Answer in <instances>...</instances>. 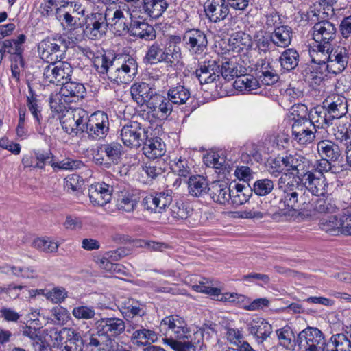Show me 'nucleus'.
I'll list each match as a JSON object with an SVG mask.
<instances>
[{
	"mask_svg": "<svg viewBox=\"0 0 351 351\" xmlns=\"http://www.w3.org/2000/svg\"><path fill=\"white\" fill-rule=\"evenodd\" d=\"M131 341L138 346H145L149 341L154 342L156 339L154 331L143 328L142 324L138 328L134 329L130 333Z\"/></svg>",
	"mask_w": 351,
	"mask_h": 351,
	"instance_id": "44",
	"label": "nucleus"
},
{
	"mask_svg": "<svg viewBox=\"0 0 351 351\" xmlns=\"http://www.w3.org/2000/svg\"><path fill=\"white\" fill-rule=\"evenodd\" d=\"M45 295L47 300L57 304L62 302L66 298L67 293L62 287H55L47 291Z\"/></svg>",
	"mask_w": 351,
	"mask_h": 351,
	"instance_id": "62",
	"label": "nucleus"
},
{
	"mask_svg": "<svg viewBox=\"0 0 351 351\" xmlns=\"http://www.w3.org/2000/svg\"><path fill=\"white\" fill-rule=\"evenodd\" d=\"M143 11L138 10V14L143 15L145 19L147 16L158 19L162 15L169 5L166 0H143Z\"/></svg>",
	"mask_w": 351,
	"mask_h": 351,
	"instance_id": "34",
	"label": "nucleus"
},
{
	"mask_svg": "<svg viewBox=\"0 0 351 351\" xmlns=\"http://www.w3.org/2000/svg\"><path fill=\"white\" fill-rule=\"evenodd\" d=\"M298 345L304 351L324 350L326 340L321 330L317 328L308 327L298 336Z\"/></svg>",
	"mask_w": 351,
	"mask_h": 351,
	"instance_id": "11",
	"label": "nucleus"
},
{
	"mask_svg": "<svg viewBox=\"0 0 351 351\" xmlns=\"http://www.w3.org/2000/svg\"><path fill=\"white\" fill-rule=\"evenodd\" d=\"M293 36L292 29L287 25H281L274 29L271 33V41L278 47H287L291 42Z\"/></svg>",
	"mask_w": 351,
	"mask_h": 351,
	"instance_id": "41",
	"label": "nucleus"
},
{
	"mask_svg": "<svg viewBox=\"0 0 351 351\" xmlns=\"http://www.w3.org/2000/svg\"><path fill=\"white\" fill-rule=\"evenodd\" d=\"M145 20L135 19L132 23L131 34L146 40H152L156 38V31L152 25L145 22Z\"/></svg>",
	"mask_w": 351,
	"mask_h": 351,
	"instance_id": "38",
	"label": "nucleus"
},
{
	"mask_svg": "<svg viewBox=\"0 0 351 351\" xmlns=\"http://www.w3.org/2000/svg\"><path fill=\"white\" fill-rule=\"evenodd\" d=\"M281 66L287 71L294 69L298 64L299 54L293 49L285 50L279 58Z\"/></svg>",
	"mask_w": 351,
	"mask_h": 351,
	"instance_id": "50",
	"label": "nucleus"
},
{
	"mask_svg": "<svg viewBox=\"0 0 351 351\" xmlns=\"http://www.w3.org/2000/svg\"><path fill=\"white\" fill-rule=\"evenodd\" d=\"M145 59L152 64L165 62L171 66L180 62L181 51L176 45H169L165 47L162 44L155 42L148 47Z\"/></svg>",
	"mask_w": 351,
	"mask_h": 351,
	"instance_id": "3",
	"label": "nucleus"
},
{
	"mask_svg": "<svg viewBox=\"0 0 351 351\" xmlns=\"http://www.w3.org/2000/svg\"><path fill=\"white\" fill-rule=\"evenodd\" d=\"M173 191L166 189L145 196L142 200L143 208L150 213H162L172 202Z\"/></svg>",
	"mask_w": 351,
	"mask_h": 351,
	"instance_id": "12",
	"label": "nucleus"
},
{
	"mask_svg": "<svg viewBox=\"0 0 351 351\" xmlns=\"http://www.w3.org/2000/svg\"><path fill=\"white\" fill-rule=\"evenodd\" d=\"M313 128H326L332 124V117H329L328 110L323 106H317L311 110L309 119Z\"/></svg>",
	"mask_w": 351,
	"mask_h": 351,
	"instance_id": "37",
	"label": "nucleus"
},
{
	"mask_svg": "<svg viewBox=\"0 0 351 351\" xmlns=\"http://www.w3.org/2000/svg\"><path fill=\"white\" fill-rule=\"evenodd\" d=\"M329 117L338 119L348 112L347 99L339 95H332L325 101Z\"/></svg>",
	"mask_w": 351,
	"mask_h": 351,
	"instance_id": "29",
	"label": "nucleus"
},
{
	"mask_svg": "<svg viewBox=\"0 0 351 351\" xmlns=\"http://www.w3.org/2000/svg\"><path fill=\"white\" fill-rule=\"evenodd\" d=\"M300 181L313 197L324 195L326 192L328 183L326 178L320 173L316 175L309 170Z\"/></svg>",
	"mask_w": 351,
	"mask_h": 351,
	"instance_id": "22",
	"label": "nucleus"
},
{
	"mask_svg": "<svg viewBox=\"0 0 351 351\" xmlns=\"http://www.w3.org/2000/svg\"><path fill=\"white\" fill-rule=\"evenodd\" d=\"M1 48L3 49L4 53L7 52L10 54H15L17 56L19 59V64L21 67L24 66V62L21 56L22 53V47L15 45L12 40H5L1 44H0Z\"/></svg>",
	"mask_w": 351,
	"mask_h": 351,
	"instance_id": "58",
	"label": "nucleus"
},
{
	"mask_svg": "<svg viewBox=\"0 0 351 351\" xmlns=\"http://www.w3.org/2000/svg\"><path fill=\"white\" fill-rule=\"evenodd\" d=\"M50 337L53 345L62 348V351H82L83 340L74 329L64 328L60 331L52 330Z\"/></svg>",
	"mask_w": 351,
	"mask_h": 351,
	"instance_id": "10",
	"label": "nucleus"
},
{
	"mask_svg": "<svg viewBox=\"0 0 351 351\" xmlns=\"http://www.w3.org/2000/svg\"><path fill=\"white\" fill-rule=\"evenodd\" d=\"M109 13L93 12L87 15L85 19L84 34L91 39L101 38L107 30L108 26L107 16Z\"/></svg>",
	"mask_w": 351,
	"mask_h": 351,
	"instance_id": "13",
	"label": "nucleus"
},
{
	"mask_svg": "<svg viewBox=\"0 0 351 351\" xmlns=\"http://www.w3.org/2000/svg\"><path fill=\"white\" fill-rule=\"evenodd\" d=\"M208 191L215 202L223 205L230 202V189L227 184L220 182H213L208 189Z\"/></svg>",
	"mask_w": 351,
	"mask_h": 351,
	"instance_id": "40",
	"label": "nucleus"
},
{
	"mask_svg": "<svg viewBox=\"0 0 351 351\" xmlns=\"http://www.w3.org/2000/svg\"><path fill=\"white\" fill-rule=\"evenodd\" d=\"M130 93L132 99L138 104H148L149 101L157 93L155 89L149 84L138 82L134 84L130 88Z\"/></svg>",
	"mask_w": 351,
	"mask_h": 351,
	"instance_id": "30",
	"label": "nucleus"
},
{
	"mask_svg": "<svg viewBox=\"0 0 351 351\" xmlns=\"http://www.w3.org/2000/svg\"><path fill=\"white\" fill-rule=\"evenodd\" d=\"M282 165L285 171L295 175L300 180L309 171V161L304 156L298 154H288L282 157Z\"/></svg>",
	"mask_w": 351,
	"mask_h": 351,
	"instance_id": "18",
	"label": "nucleus"
},
{
	"mask_svg": "<svg viewBox=\"0 0 351 351\" xmlns=\"http://www.w3.org/2000/svg\"><path fill=\"white\" fill-rule=\"evenodd\" d=\"M137 9H117L113 12L112 17L108 19V25H110L114 34L119 36L124 34L131 30L132 23L135 19H144L143 15L138 14Z\"/></svg>",
	"mask_w": 351,
	"mask_h": 351,
	"instance_id": "7",
	"label": "nucleus"
},
{
	"mask_svg": "<svg viewBox=\"0 0 351 351\" xmlns=\"http://www.w3.org/2000/svg\"><path fill=\"white\" fill-rule=\"evenodd\" d=\"M343 214L339 217L331 215L319 220V228L331 235L345 234Z\"/></svg>",
	"mask_w": 351,
	"mask_h": 351,
	"instance_id": "32",
	"label": "nucleus"
},
{
	"mask_svg": "<svg viewBox=\"0 0 351 351\" xmlns=\"http://www.w3.org/2000/svg\"><path fill=\"white\" fill-rule=\"evenodd\" d=\"M192 212V210L183 203L176 202L171 208V216L176 219H185Z\"/></svg>",
	"mask_w": 351,
	"mask_h": 351,
	"instance_id": "61",
	"label": "nucleus"
},
{
	"mask_svg": "<svg viewBox=\"0 0 351 351\" xmlns=\"http://www.w3.org/2000/svg\"><path fill=\"white\" fill-rule=\"evenodd\" d=\"M183 42L192 54L201 55L207 49L208 40L206 34L198 29L186 30L182 38Z\"/></svg>",
	"mask_w": 351,
	"mask_h": 351,
	"instance_id": "17",
	"label": "nucleus"
},
{
	"mask_svg": "<svg viewBox=\"0 0 351 351\" xmlns=\"http://www.w3.org/2000/svg\"><path fill=\"white\" fill-rule=\"evenodd\" d=\"M114 59L111 60L106 55L96 56L93 61L96 70L101 74L106 73L109 79L110 69L114 66Z\"/></svg>",
	"mask_w": 351,
	"mask_h": 351,
	"instance_id": "55",
	"label": "nucleus"
},
{
	"mask_svg": "<svg viewBox=\"0 0 351 351\" xmlns=\"http://www.w3.org/2000/svg\"><path fill=\"white\" fill-rule=\"evenodd\" d=\"M336 208L335 205L330 200L319 198L318 196L313 197L312 208H311V216L315 211L322 213H333Z\"/></svg>",
	"mask_w": 351,
	"mask_h": 351,
	"instance_id": "52",
	"label": "nucleus"
},
{
	"mask_svg": "<svg viewBox=\"0 0 351 351\" xmlns=\"http://www.w3.org/2000/svg\"><path fill=\"white\" fill-rule=\"evenodd\" d=\"M109 130L108 115L101 111H97L88 116L85 130L89 136L95 138H103Z\"/></svg>",
	"mask_w": 351,
	"mask_h": 351,
	"instance_id": "15",
	"label": "nucleus"
},
{
	"mask_svg": "<svg viewBox=\"0 0 351 351\" xmlns=\"http://www.w3.org/2000/svg\"><path fill=\"white\" fill-rule=\"evenodd\" d=\"M332 47L325 46V45L317 44L312 47L309 50V54L313 63L324 66L326 69V65L328 64L329 53Z\"/></svg>",
	"mask_w": 351,
	"mask_h": 351,
	"instance_id": "42",
	"label": "nucleus"
},
{
	"mask_svg": "<svg viewBox=\"0 0 351 351\" xmlns=\"http://www.w3.org/2000/svg\"><path fill=\"white\" fill-rule=\"evenodd\" d=\"M120 311L127 321L128 333L141 326L139 319L143 322V317L146 314L144 304L132 298L124 299L120 304Z\"/></svg>",
	"mask_w": 351,
	"mask_h": 351,
	"instance_id": "8",
	"label": "nucleus"
},
{
	"mask_svg": "<svg viewBox=\"0 0 351 351\" xmlns=\"http://www.w3.org/2000/svg\"><path fill=\"white\" fill-rule=\"evenodd\" d=\"M301 184L296 178H291L288 173H283L278 179V186L280 195L279 207L282 209L291 210L296 204L295 198Z\"/></svg>",
	"mask_w": 351,
	"mask_h": 351,
	"instance_id": "5",
	"label": "nucleus"
},
{
	"mask_svg": "<svg viewBox=\"0 0 351 351\" xmlns=\"http://www.w3.org/2000/svg\"><path fill=\"white\" fill-rule=\"evenodd\" d=\"M168 97L171 104H184L190 97V92L188 88L182 85H177L171 88L167 93Z\"/></svg>",
	"mask_w": 351,
	"mask_h": 351,
	"instance_id": "45",
	"label": "nucleus"
},
{
	"mask_svg": "<svg viewBox=\"0 0 351 351\" xmlns=\"http://www.w3.org/2000/svg\"><path fill=\"white\" fill-rule=\"evenodd\" d=\"M36 159L37 162L34 165V168L43 169L46 165H50L53 162V155L50 152H36Z\"/></svg>",
	"mask_w": 351,
	"mask_h": 351,
	"instance_id": "63",
	"label": "nucleus"
},
{
	"mask_svg": "<svg viewBox=\"0 0 351 351\" xmlns=\"http://www.w3.org/2000/svg\"><path fill=\"white\" fill-rule=\"evenodd\" d=\"M148 113L158 119H166L172 112L173 106L167 97L160 94L154 95L147 105Z\"/></svg>",
	"mask_w": 351,
	"mask_h": 351,
	"instance_id": "20",
	"label": "nucleus"
},
{
	"mask_svg": "<svg viewBox=\"0 0 351 351\" xmlns=\"http://www.w3.org/2000/svg\"><path fill=\"white\" fill-rule=\"evenodd\" d=\"M66 41L62 37L47 38L38 43V51L40 58L48 62H56L65 57Z\"/></svg>",
	"mask_w": 351,
	"mask_h": 351,
	"instance_id": "6",
	"label": "nucleus"
},
{
	"mask_svg": "<svg viewBox=\"0 0 351 351\" xmlns=\"http://www.w3.org/2000/svg\"><path fill=\"white\" fill-rule=\"evenodd\" d=\"M328 64L326 70L328 73L338 74L342 72L346 67L348 62V51L345 47L337 46L332 47L329 53Z\"/></svg>",
	"mask_w": 351,
	"mask_h": 351,
	"instance_id": "19",
	"label": "nucleus"
},
{
	"mask_svg": "<svg viewBox=\"0 0 351 351\" xmlns=\"http://www.w3.org/2000/svg\"><path fill=\"white\" fill-rule=\"evenodd\" d=\"M258 85V80L250 75H241L234 82L235 89L247 93L256 90Z\"/></svg>",
	"mask_w": 351,
	"mask_h": 351,
	"instance_id": "47",
	"label": "nucleus"
},
{
	"mask_svg": "<svg viewBox=\"0 0 351 351\" xmlns=\"http://www.w3.org/2000/svg\"><path fill=\"white\" fill-rule=\"evenodd\" d=\"M64 97L62 95L61 92L51 94L49 98L50 108L52 111L57 113H62V114L68 110L66 105L71 103L66 101Z\"/></svg>",
	"mask_w": 351,
	"mask_h": 351,
	"instance_id": "54",
	"label": "nucleus"
},
{
	"mask_svg": "<svg viewBox=\"0 0 351 351\" xmlns=\"http://www.w3.org/2000/svg\"><path fill=\"white\" fill-rule=\"evenodd\" d=\"M220 64L216 60H209L200 64L195 75L201 84L213 82L219 77Z\"/></svg>",
	"mask_w": 351,
	"mask_h": 351,
	"instance_id": "27",
	"label": "nucleus"
},
{
	"mask_svg": "<svg viewBox=\"0 0 351 351\" xmlns=\"http://www.w3.org/2000/svg\"><path fill=\"white\" fill-rule=\"evenodd\" d=\"M219 73L228 81L232 80L234 77L237 78L241 75L240 71L237 69L234 64L228 61H226L220 65Z\"/></svg>",
	"mask_w": 351,
	"mask_h": 351,
	"instance_id": "57",
	"label": "nucleus"
},
{
	"mask_svg": "<svg viewBox=\"0 0 351 351\" xmlns=\"http://www.w3.org/2000/svg\"><path fill=\"white\" fill-rule=\"evenodd\" d=\"M311 126V121L304 117L297 119L293 123V135L300 145H307L315 138V132L309 128Z\"/></svg>",
	"mask_w": 351,
	"mask_h": 351,
	"instance_id": "25",
	"label": "nucleus"
},
{
	"mask_svg": "<svg viewBox=\"0 0 351 351\" xmlns=\"http://www.w3.org/2000/svg\"><path fill=\"white\" fill-rule=\"evenodd\" d=\"M189 192L195 197L202 196L207 193L208 183L199 176L191 177L188 182Z\"/></svg>",
	"mask_w": 351,
	"mask_h": 351,
	"instance_id": "49",
	"label": "nucleus"
},
{
	"mask_svg": "<svg viewBox=\"0 0 351 351\" xmlns=\"http://www.w3.org/2000/svg\"><path fill=\"white\" fill-rule=\"evenodd\" d=\"M160 331L165 337L162 339L165 344L169 340L188 339L190 330L184 319L178 315H171L163 318L160 324Z\"/></svg>",
	"mask_w": 351,
	"mask_h": 351,
	"instance_id": "2",
	"label": "nucleus"
},
{
	"mask_svg": "<svg viewBox=\"0 0 351 351\" xmlns=\"http://www.w3.org/2000/svg\"><path fill=\"white\" fill-rule=\"evenodd\" d=\"M274 182L271 180L264 178L256 180L253 185L255 194L259 196H265L270 193L274 189Z\"/></svg>",
	"mask_w": 351,
	"mask_h": 351,
	"instance_id": "56",
	"label": "nucleus"
},
{
	"mask_svg": "<svg viewBox=\"0 0 351 351\" xmlns=\"http://www.w3.org/2000/svg\"><path fill=\"white\" fill-rule=\"evenodd\" d=\"M97 325L101 328L103 332H106L111 337H117L127 330L125 322L117 317L101 318L97 322Z\"/></svg>",
	"mask_w": 351,
	"mask_h": 351,
	"instance_id": "35",
	"label": "nucleus"
},
{
	"mask_svg": "<svg viewBox=\"0 0 351 351\" xmlns=\"http://www.w3.org/2000/svg\"><path fill=\"white\" fill-rule=\"evenodd\" d=\"M295 198L296 204L293 206L292 210L298 212V215L304 217L311 216V208H312L313 195L311 194L305 186L301 184L299 191Z\"/></svg>",
	"mask_w": 351,
	"mask_h": 351,
	"instance_id": "28",
	"label": "nucleus"
},
{
	"mask_svg": "<svg viewBox=\"0 0 351 351\" xmlns=\"http://www.w3.org/2000/svg\"><path fill=\"white\" fill-rule=\"evenodd\" d=\"M143 147V154L149 159H155L162 156L165 153V145L158 138H145Z\"/></svg>",
	"mask_w": 351,
	"mask_h": 351,
	"instance_id": "39",
	"label": "nucleus"
},
{
	"mask_svg": "<svg viewBox=\"0 0 351 351\" xmlns=\"http://www.w3.org/2000/svg\"><path fill=\"white\" fill-rule=\"evenodd\" d=\"M97 333L93 334L88 337L87 343L99 351H118L119 344L117 342L112 339L109 334L103 332L99 325H97Z\"/></svg>",
	"mask_w": 351,
	"mask_h": 351,
	"instance_id": "24",
	"label": "nucleus"
},
{
	"mask_svg": "<svg viewBox=\"0 0 351 351\" xmlns=\"http://www.w3.org/2000/svg\"><path fill=\"white\" fill-rule=\"evenodd\" d=\"M32 246L45 253H55L58 249L59 244L49 238H38L33 241Z\"/></svg>",
	"mask_w": 351,
	"mask_h": 351,
	"instance_id": "53",
	"label": "nucleus"
},
{
	"mask_svg": "<svg viewBox=\"0 0 351 351\" xmlns=\"http://www.w3.org/2000/svg\"><path fill=\"white\" fill-rule=\"evenodd\" d=\"M317 149L322 158H327L337 162L341 156V150L339 145L330 140H322L317 143Z\"/></svg>",
	"mask_w": 351,
	"mask_h": 351,
	"instance_id": "36",
	"label": "nucleus"
},
{
	"mask_svg": "<svg viewBox=\"0 0 351 351\" xmlns=\"http://www.w3.org/2000/svg\"><path fill=\"white\" fill-rule=\"evenodd\" d=\"M245 186L240 184L234 185V189H230V202L234 205H241L247 200V197L243 191Z\"/></svg>",
	"mask_w": 351,
	"mask_h": 351,
	"instance_id": "60",
	"label": "nucleus"
},
{
	"mask_svg": "<svg viewBox=\"0 0 351 351\" xmlns=\"http://www.w3.org/2000/svg\"><path fill=\"white\" fill-rule=\"evenodd\" d=\"M347 332L338 333L331 337L330 341L333 348L329 351H351V341Z\"/></svg>",
	"mask_w": 351,
	"mask_h": 351,
	"instance_id": "51",
	"label": "nucleus"
},
{
	"mask_svg": "<svg viewBox=\"0 0 351 351\" xmlns=\"http://www.w3.org/2000/svg\"><path fill=\"white\" fill-rule=\"evenodd\" d=\"M139 197L137 195L128 191L121 192L118 197L117 206L119 210L132 212L137 206Z\"/></svg>",
	"mask_w": 351,
	"mask_h": 351,
	"instance_id": "43",
	"label": "nucleus"
},
{
	"mask_svg": "<svg viewBox=\"0 0 351 351\" xmlns=\"http://www.w3.org/2000/svg\"><path fill=\"white\" fill-rule=\"evenodd\" d=\"M138 64L134 58L125 55L114 58V66L110 69V80L117 83H128L137 74Z\"/></svg>",
	"mask_w": 351,
	"mask_h": 351,
	"instance_id": "4",
	"label": "nucleus"
},
{
	"mask_svg": "<svg viewBox=\"0 0 351 351\" xmlns=\"http://www.w3.org/2000/svg\"><path fill=\"white\" fill-rule=\"evenodd\" d=\"M88 113L81 108H69L62 115L60 122L62 129L69 134L77 135L85 130Z\"/></svg>",
	"mask_w": 351,
	"mask_h": 351,
	"instance_id": "9",
	"label": "nucleus"
},
{
	"mask_svg": "<svg viewBox=\"0 0 351 351\" xmlns=\"http://www.w3.org/2000/svg\"><path fill=\"white\" fill-rule=\"evenodd\" d=\"M72 314L77 319H88L93 318L95 313L91 307L81 306L74 308Z\"/></svg>",
	"mask_w": 351,
	"mask_h": 351,
	"instance_id": "64",
	"label": "nucleus"
},
{
	"mask_svg": "<svg viewBox=\"0 0 351 351\" xmlns=\"http://www.w3.org/2000/svg\"><path fill=\"white\" fill-rule=\"evenodd\" d=\"M229 45L233 51L240 52L250 46V36L249 34L243 32H235L230 36L229 39Z\"/></svg>",
	"mask_w": 351,
	"mask_h": 351,
	"instance_id": "48",
	"label": "nucleus"
},
{
	"mask_svg": "<svg viewBox=\"0 0 351 351\" xmlns=\"http://www.w3.org/2000/svg\"><path fill=\"white\" fill-rule=\"evenodd\" d=\"M112 193V186L105 182L93 184L88 188L89 199L94 206H104L109 203Z\"/></svg>",
	"mask_w": 351,
	"mask_h": 351,
	"instance_id": "21",
	"label": "nucleus"
},
{
	"mask_svg": "<svg viewBox=\"0 0 351 351\" xmlns=\"http://www.w3.org/2000/svg\"><path fill=\"white\" fill-rule=\"evenodd\" d=\"M276 335L281 346L287 349H291L292 348V337H293V334L289 327L285 326L277 330Z\"/></svg>",
	"mask_w": 351,
	"mask_h": 351,
	"instance_id": "59",
	"label": "nucleus"
},
{
	"mask_svg": "<svg viewBox=\"0 0 351 351\" xmlns=\"http://www.w3.org/2000/svg\"><path fill=\"white\" fill-rule=\"evenodd\" d=\"M55 8V16L62 25L70 29H75L81 17L85 15V8L75 2H64L63 4L57 3L54 0H47L41 4L40 12L43 16L51 14Z\"/></svg>",
	"mask_w": 351,
	"mask_h": 351,
	"instance_id": "1",
	"label": "nucleus"
},
{
	"mask_svg": "<svg viewBox=\"0 0 351 351\" xmlns=\"http://www.w3.org/2000/svg\"><path fill=\"white\" fill-rule=\"evenodd\" d=\"M120 136L125 146L136 147H139L144 142L147 135L139 123L132 121L122 128Z\"/></svg>",
	"mask_w": 351,
	"mask_h": 351,
	"instance_id": "16",
	"label": "nucleus"
},
{
	"mask_svg": "<svg viewBox=\"0 0 351 351\" xmlns=\"http://www.w3.org/2000/svg\"><path fill=\"white\" fill-rule=\"evenodd\" d=\"M313 38L317 44L331 46L330 41L333 40L337 29L335 26L328 21H322L313 26Z\"/></svg>",
	"mask_w": 351,
	"mask_h": 351,
	"instance_id": "23",
	"label": "nucleus"
},
{
	"mask_svg": "<svg viewBox=\"0 0 351 351\" xmlns=\"http://www.w3.org/2000/svg\"><path fill=\"white\" fill-rule=\"evenodd\" d=\"M60 91L66 101L76 102L85 97L86 90L84 84L77 82L69 81L63 83Z\"/></svg>",
	"mask_w": 351,
	"mask_h": 351,
	"instance_id": "33",
	"label": "nucleus"
},
{
	"mask_svg": "<svg viewBox=\"0 0 351 351\" xmlns=\"http://www.w3.org/2000/svg\"><path fill=\"white\" fill-rule=\"evenodd\" d=\"M249 333L256 340L258 343H263L271 334L272 326L263 319L252 320L247 325Z\"/></svg>",
	"mask_w": 351,
	"mask_h": 351,
	"instance_id": "31",
	"label": "nucleus"
},
{
	"mask_svg": "<svg viewBox=\"0 0 351 351\" xmlns=\"http://www.w3.org/2000/svg\"><path fill=\"white\" fill-rule=\"evenodd\" d=\"M73 73L71 65L67 62L58 61L47 65L43 71V77L46 82L60 84L64 80H70Z\"/></svg>",
	"mask_w": 351,
	"mask_h": 351,
	"instance_id": "14",
	"label": "nucleus"
},
{
	"mask_svg": "<svg viewBox=\"0 0 351 351\" xmlns=\"http://www.w3.org/2000/svg\"><path fill=\"white\" fill-rule=\"evenodd\" d=\"M99 152L105 154L110 162L117 163L122 153V146L117 142L103 144L99 147Z\"/></svg>",
	"mask_w": 351,
	"mask_h": 351,
	"instance_id": "46",
	"label": "nucleus"
},
{
	"mask_svg": "<svg viewBox=\"0 0 351 351\" xmlns=\"http://www.w3.org/2000/svg\"><path fill=\"white\" fill-rule=\"evenodd\" d=\"M204 10L207 18L213 23L223 21L230 12L226 0H208Z\"/></svg>",
	"mask_w": 351,
	"mask_h": 351,
	"instance_id": "26",
	"label": "nucleus"
}]
</instances>
